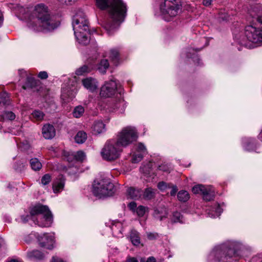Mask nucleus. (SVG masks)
<instances>
[{
  "mask_svg": "<svg viewBox=\"0 0 262 262\" xmlns=\"http://www.w3.org/2000/svg\"><path fill=\"white\" fill-rule=\"evenodd\" d=\"M96 6L101 10H107L110 18L103 24L109 34H112L126 16L127 6L122 0H95Z\"/></svg>",
  "mask_w": 262,
  "mask_h": 262,
  "instance_id": "f257e3e1",
  "label": "nucleus"
},
{
  "mask_svg": "<svg viewBox=\"0 0 262 262\" xmlns=\"http://www.w3.org/2000/svg\"><path fill=\"white\" fill-rule=\"evenodd\" d=\"M34 14L36 19L30 23L29 27L35 31H50L59 25L54 16L50 15L48 7L43 4L35 7Z\"/></svg>",
  "mask_w": 262,
  "mask_h": 262,
  "instance_id": "f03ea898",
  "label": "nucleus"
},
{
  "mask_svg": "<svg viewBox=\"0 0 262 262\" xmlns=\"http://www.w3.org/2000/svg\"><path fill=\"white\" fill-rule=\"evenodd\" d=\"M30 215L26 217H21V221L25 223L29 219L41 227H49L53 223L52 214L48 207L45 205H38L33 207L30 211Z\"/></svg>",
  "mask_w": 262,
  "mask_h": 262,
  "instance_id": "7ed1b4c3",
  "label": "nucleus"
},
{
  "mask_svg": "<svg viewBox=\"0 0 262 262\" xmlns=\"http://www.w3.org/2000/svg\"><path fill=\"white\" fill-rule=\"evenodd\" d=\"M74 34L80 44L86 45L90 42L89 22L86 15L82 11H79L74 16L72 23Z\"/></svg>",
  "mask_w": 262,
  "mask_h": 262,
  "instance_id": "20e7f679",
  "label": "nucleus"
},
{
  "mask_svg": "<svg viewBox=\"0 0 262 262\" xmlns=\"http://www.w3.org/2000/svg\"><path fill=\"white\" fill-rule=\"evenodd\" d=\"M238 43L247 48L254 47L253 43H262V30H259L253 26H248L245 28V34L241 36Z\"/></svg>",
  "mask_w": 262,
  "mask_h": 262,
  "instance_id": "39448f33",
  "label": "nucleus"
},
{
  "mask_svg": "<svg viewBox=\"0 0 262 262\" xmlns=\"http://www.w3.org/2000/svg\"><path fill=\"white\" fill-rule=\"evenodd\" d=\"M181 4L179 0H164L160 5V11L164 19L169 21L180 12Z\"/></svg>",
  "mask_w": 262,
  "mask_h": 262,
  "instance_id": "423d86ee",
  "label": "nucleus"
},
{
  "mask_svg": "<svg viewBox=\"0 0 262 262\" xmlns=\"http://www.w3.org/2000/svg\"><path fill=\"white\" fill-rule=\"evenodd\" d=\"M115 191L114 185L108 179L96 180L93 185V194L100 198L111 196Z\"/></svg>",
  "mask_w": 262,
  "mask_h": 262,
  "instance_id": "0eeeda50",
  "label": "nucleus"
},
{
  "mask_svg": "<svg viewBox=\"0 0 262 262\" xmlns=\"http://www.w3.org/2000/svg\"><path fill=\"white\" fill-rule=\"evenodd\" d=\"M138 135L135 128L127 126L118 133L116 141L122 148L128 146L136 141Z\"/></svg>",
  "mask_w": 262,
  "mask_h": 262,
  "instance_id": "6e6552de",
  "label": "nucleus"
},
{
  "mask_svg": "<svg viewBox=\"0 0 262 262\" xmlns=\"http://www.w3.org/2000/svg\"><path fill=\"white\" fill-rule=\"evenodd\" d=\"M122 151V148L115 140L107 141L102 148L101 156L105 160L113 161L118 159Z\"/></svg>",
  "mask_w": 262,
  "mask_h": 262,
  "instance_id": "1a4fd4ad",
  "label": "nucleus"
},
{
  "mask_svg": "<svg viewBox=\"0 0 262 262\" xmlns=\"http://www.w3.org/2000/svg\"><path fill=\"white\" fill-rule=\"evenodd\" d=\"M192 191L195 194H202L203 199L206 201L212 200L215 196V190L210 185H197L192 188Z\"/></svg>",
  "mask_w": 262,
  "mask_h": 262,
  "instance_id": "9d476101",
  "label": "nucleus"
},
{
  "mask_svg": "<svg viewBox=\"0 0 262 262\" xmlns=\"http://www.w3.org/2000/svg\"><path fill=\"white\" fill-rule=\"evenodd\" d=\"M241 245L237 242H232L224 244L216 248L214 254L226 253L229 256L235 255L236 252L241 249Z\"/></svg>",
  "mask_w": 262,
  "mask_h": 262,
  "instance_id": "9b49d317",
  "label": "nucleus"
},
{
  "mask_svg": "<svg viewBox=\"0 0 262 262\" xmlns=\"http://www.w3.org/2000/svg\"><path fill=\"white\" fill-rule=\"evenodd\" d=\"M119 91L117 88L116 82L114 80H111L105 82L101 86L100 92V96L101 97L108 98L114 96L117 92Z\"/></svg>",
  "mask_w": 262,
  "mask_h": 262,
  "instance_id": "f8f14e48",
  "label": "nucleus"
},
{
  "mask_svg": "<svg viewBox=\"0 0 262 262\" xmlns=\"http://www.w3.org/2000/svg\"><path fill=\"white\" fill-rule=\"evenodd\" d=\"M38 244L41 247L51 250L55 244V237L53 234L43 233L37 236Z\"/></svg>",
  "mask_w": 262,
  "mask_h": 262,
  "instance_id": "ddd939ff",
  "label": "nucleus"
},
{
  "mask_svg": "<svg viewBox=\"0 0 262 262\" xmlns=\"http://www.w3.org/2000/svg\"><path fill=\"white\" fill-rule=\"evenodd\" d=\"M126 108V103L122 99H120L115 104H110L107 105L106 109L110 112H118L122 114L124 112Z\"/></svg>",
  "mask_w": 262,
  "mask_h": 262,
  "instance_id": "4468645a",
  "label": "nucleus"
},
{
  "mask_svg": "<svg viewBox=\"0 0 262 262\" xmlns=\"http://www.w3.org/2000/svg\"><path fill=\"white\" fill-rule=\"evenodd\" d=\"M65 155H67V160L69 162H72L73 160L82 162L86 158L85 153L81 150L76 152H66Z\"/></svg>",
  "mask_w": 262,
  "mask_h": 262,
  "instance_id": "2eb2a0df",
  "label": "nucleus"
},
{
  "mask_svg": "<svg viewBox=\"0 0 262 262\" xmlns=\"http://www.w3.org/2000/svg\"><path fill=\"white\" fill-rule=\"evenodd\" d=\"M83 85L87 90L93 92L97 88V82L92 77H87L82 80Z\"/></svg>",
  "mask_w": 262,
  "mask_h": 262,
  "instance_id": "dca6fc26",
  "label": "nucleus"
},
{
  "mask_svg": "<svg viewBox=\"0 0 262 262\" xmlns=\"http://www.w3.org/2000/svg\"><path fill=\"white\" fill-rule=\"evenodd\" d=\"M250 15L254 18L253 21H256L259 24L262 25V6H257L251 10Z\"/></svg>",
  "mask_w": 262,
  "mask_h": 262,
  "instance_id": "f3484780",
  "label": "nucleus"
},
{
  "mask_svg": "<svg viewBox=\"0 0 262 262\" xmlns=\"http://www.w3.org/2000/svg\"><path fill=\"white\" fill-rule=\"evenodd\" d=\"M42 133L43 137L47 139H50L55 135V129L51 124H46L42 128Z\"/></svg>",
  "mask_w": 262,
  "mask_h": 262,
  "instance_id": "a211bd4d",
  "label": "nucleus"
},
{
  "mask_svg": "<svg viewBox=\"0 0 262 262\" xmlns=\"http://www.w3.org/2000/svg\"><path fill=\"white\" fill-rule=\"evenodd\" d=\"M92 130L95 135L101 134L105 131V125L101 120L96 121L92 126Z\"/></svg>",
  "mask_w": 262,
  "mask_h": 262,
  "instance_id": "6ab92c4d",
  "label": "nucleus"
},
{
  "mask_svg": "<svg viewBox=\"0 0 262 262\" xmlns=\"http://www.w3.org/2000/svg\"><path fill=\"white\" fill-rule=\"evenodd\" d=\"M64 186V179L62 176H60L53 183V189L54 193H58L61 191Z\"/></svg>",
  "mask_w": 262,
  "mask_h": 262,
  "instance_id": "aec40b11",
  "label": "nucleus"
},
{
  "mask_svg": "<svg viewBox=\"0 0 262 262\" xmlns=\"http://www.w3.org/2000/svg\"><path fill=\"white\" fill-rule=\"evenodd\" d=\"M154 217L160 221L162 220L164 218L167 217V210L164 207H159L154 210Z\"/></svg>",
  "mask_w": 262,
  "mask_h": 262,
  "instance_id": "412c9836",
  "label": "nucleus"
},
{
  "mask_svg": "<svg viewBox=\"0 0 262 262\" xmlns=\"http://www.w3.org/2000/svg\"><path fill=\"white\" fill-rule=\"evenodd\" d=\"M142 193L141 190L133 187L128 188L127 190V196L133 199H140L142 195Z\"/></svg>",
  "mask_w": 262,
  "mask_h": 262,
  "instance_id": "4be33fe9",
  "label": "nucleus"
},
{
  "mask_svg": "<svg viewBox=\"0 0 262 262\" xmlns=\"http://www.w3.org/2000/svg\"><path fill=\"white\" fill-rule=\"evenodd\" d=\"M113 234L115 236L120 237L122 236V225L120 222L113 224L111 227Z\"/></svg>",
  "mask_w": 262,
  "mask_h": 262,
  "instance_id": "5701e85b",
  "label": "nucleus"
},
{
  "mask_svg": "<svg viewBox=\"0 0 262 262\" xmlns=\"http://www.w3.org/2000/svg\"><path fill=\"white\" fill-rule=\"evenodd\" d=\"M130 240L134 246H139L141 243L139 233L135 230H132L130 233Z\"/></svg>",
  "mask_w": 262,
  "mask_h": 262,
  "instance_id": "b1692460",
  "label": "nucleus"
},
{
  "mask_svg": "<svg viewBox=\"0 0 262 262\" xmlns=\"http://www.w3.org/2000/svg\"><path fill=\"white\" fill-rule=\"evenodd\" d=\"M222 212V209L221 208L219 204H215L214 207L212 208V210H210L208 212V215L211 217H215L220 215Z\"/></svg>",
  "mask_w": 262,
  "mask_h": 262,
  "instance_id": "393cba45",
  "label": "nucleus"
},
{
  "mask_svg": "<svg viewBox=\"0 0 262 262\" xmlns=\"http://www.w3.org/2000/svg\"><path fill=\"white\" fill-rule=\"evenodd\" d=\"M28 257L31 259H41L43 254L38 250H33L27 253Z\"/></svg>",
  "mask_w": 262,
  "mask_h": 262,
  "instance_id": "a878e982",
  "label": "nucleus"
},
{
  "mask_svg": "<svg viewBox=\"0 0 262 262\" xmlns=\"http://www.w3.org/2000/svg\"><path fill=\"white\" fill-rule=\"evenodd\" d=\"M86 139L87 135L86 133L83 131L78 132L75 137L76 142L79 144L84 143Z\"/></svg>",
  "mask_w": 262,
  "mask_h": 262,
  "instance_id": "bb28decb",
  "label": "nucleus"
},
{
  "mask_svg": "<svg viewBox=\"0 0 262 262\" xmlns=\"http://www.w3.org/2000/svg\"><path fill=\"white\" fill-rule=\"evenodd\" d=\"M32 169L35 171L39 170L42 167V164L37 158H32L30 161Z\"/></svg>",
  "mask_w": 262,
  "mask_h": 262,
  "instance_id": "cd10ccee",
  "label": "nucleus"
},
{
  "mask_svg": "<svg viewBox=\"0 0 262 262\" xmlns=\"http://www.w3.org/2000/svg\"><path fill=\"white\" fill-rule=\"evenodd\" d=\"M190 198L189 193L185 190H181L178 193V199L181 202H185Z\"/></svg>",
  "mask_w": 262,
  "mask_h": 262,
  "instance_id": "c85d7f7f",
  "label": "nucleus"
},
{
  "mask_svg": "<svg viewBox=\"0 0 262 262\" xmlns=\"http://www.w3.org/2000/svg\"><path fill=\"white\" fill-rule=\"evenodd\" d=\"M91 71V67L86 65H83L82 67L78 68V69H77V70L75 72V73L77 75L81 76L90 72Z\"/></svg>",
  "mask_w": 262,
  "mask_h": 262,
  "instance_id": "c756f323",
  "label": "nucleus"
},
{
  "mask_svg": "<svg viewBox=\"0 0 262 262\" xmlns=\"http://www.w3.org/2000/svg\"><path fill=\"white\" fill-rule=\"evenodd\" d=\"M84 112V108L81 105H78L75 107L73 112V116L75 118H80Z\"/></svg>",
  "mask_w": 262,
  "mask_h": 262,
  "instance_id": "7c9ffc66",
  "label": "nucleus"
},
{
  "mask_svg": "<svg viewBox=\"0 0 262 262\" xmlns=\"http://www.w3.org/2000/svg\"><path fill=\"white\" fill-rule=\"evenodd\" d=\"M108 67L109 63L107 60L102 59L100 62L99 66L98 67V70L102 74H104Z\"/></svg>",
  "mask_w": 262,
  "mask_h": 262,
  "instance_id": "2f4dec72",
  "label": "nucleus"
},
{
  "mask_svg": "<svg viewBox=\"0 0 262 262\" xmlns=\"http://www.w3.org/2000/svg\"><path fill=\"white\" fill-rule=\"evenodd\" d=\"M155 192L151 188H146L143 194V198L147 200H150L155 196Z\"/></svg>",
  "mask_w": 262,
  "mask_h": 262,
  "instance_id": "473e14b6",
  "label": "nucleus"
},
{
  "mask_svg": "<svg viewBox=\"0 0 262 262\" xmlns=\"http://www.w3.org/2000/svg\"><path fill=\"white\" fill-rule=\"evenodd\" d=\"M110 57L114 62V64H117L119 61V53L117 50H112L110 51Z\"/></svg>",
  "mask_w": 262,
  "mask_h": 262,
  "instance_id": "72a5a7b5",
  "label": "nucleus"
},
{
  "mask_svg": "<svg viewBox=\"0 0 262 262\" xmlns=\"http://www.w3.org/2000/svg\"><path fill=\"white\" fill-rule=\"evenodd\" d=\"M35 85V82L34 78L31 77L27 78V82L25 85L23 86L24 90L29 88H32Z\"/></svg>",
  "mask_w": 262,
  "mask_h": 262,
  "instance_id": "f704fd0d",
  "label": "nucleus"
},
{
  "mask_svg": "<svg viewBox=\"0 0 262 262\" xmlns=\"http://www.w3.org/2000/svg\"><path fill=\"white\" fill-rule=\"evenodd\" d=\"M71 93L70 92H66V91H62V94L61 95V99L64 101V102H68L70 100H71L73 96H71L70 94Z\"/></svg>",
  "mask_w": 262,
  "mask_h": 262,
  "instance_id": "c9c22d12",
  "label": "nucleus"
},
{
  "mask_svg": "<svg viewBox=\"0 0 262 262\" xmlns=\"http://www.w3.org/2000/svg\"><path fill=\"white\" fill-rule=\"evenodd\" d=\"M137 152L139 154H142L143 156L146 154V148L144 144L141 143H139L136 145Z\"/></svg>",
  "mask_w": 262,
  "mask_h": 262,
  "instance_id": "e433bc0d",
  "label": "nucleus"
},
{
  "mask_svg": "<svg viewBox=\"0 0 262 262\" xmlns=\"http://www.w3.org/2000/svg\"><path fill=\"white\" fill-rule=\"evenodd\" d=\"M172 221L174 223H183V216L180 212H175L173 214Z\"/></svg>",
  "mask_w": 262,
  "mask_h": 262,
  "instance_id": "4c0bfd02",
  "label": "nucleus"
},
{
  "mask_svg": "<svg viewBox=\"0 0 262 262\" xmlns=\"http://www.w3.org/2000/svg\"><path fill=\"white\" fill-rule=\"evenodd\" d=\"M143 156L142 154H139L138 152L135 153L133 155L132 161L133 163H137L139 162L143 159Z\"/></svg>",
  "mask_w": 262,
  "mask_h": 262,
  "instance_id": "58836bf2",
  "label": "nucleus"
},
{
  "mask_svg": "<svg viewBox=\"0 0 262 262\" xmlns=\"http://www.w3.org/2000/svg\"><path fill=\"white\" fill-rule=\"evenodd\" d=\"M3 118L9 120H13L15 118V115L12 112H5L3 115Z\"/></svg>",
  "mask_w": 262,
  "mask_h": 262,
  "instance_id": "ea45409f",
  "label": "nucleus"
},
{
  "mask_svg": "<svg viewBox=\"0 0 262 262\" xmlns=\"http://www.w3.org/2000/svg\"><path fill=\"white\" fill-rule=\"evenodd\" d=\"M51 181V176L49 174H45L41 179V183L43 185L48 184Z\"/></svg>",
  "mask_w": 262,
  "mask_h": 262,
  "instance_id": "a19ab883",
  "label": "nucleus"
},
{
  "mask_svg": "<svg viewBox=\"0 0 262 262\" xmlns=\"http://www.w3.org/2000/svg\"><path fill=\"white\" fill-rule=\"evenodd\" d=\"M32 116L37 120H41L43 118V114L42 112L39 111H35L32 113Z\"/></svg>",
  "mask_w": 262,
  "mask_h": 262,
  "instance_id": "79ce46f5",
  "label": "nucleus"
},
{
  "mask_svg": "<svg viewBox=\"0 0 262 262\" xmlns=\"http://www.w3.org/2000/svg\"><path fill=\"white\" fill-rule=\"evenodd\" d=\"M146 210V207L141 205L137 208L136 210L137 215L140 217L143 216L144 215Z\"/></svg>",
  "mask_w": 262,
  "mask_h": 262,
  "instance_id": "37998d69",
  "label": "nucleus"
},
{
  "mask_svg": "<svg viewBox=\"0 0 262 262\" xmlns=\"http://www.w3.org/2000/svg\"><path fill=\"white\" fill-rule=\"evenodd\" d=\"M147 237L150 240L156 239L158 237L157 233L148 232L147 233Z\"/></svg>",
  "mask_w": 262,
  "mask_h": 262,
  "instance_id": "c03bdc74",
  "label": "nucleus"
},
{
  "mask_svg": "<svg viewBox=\"0 0 262 262\" xmlns=\"http://www.w3.org/2000/svg\"><path fill=\"white\" fill-rule=\"evenodd\" d=\"M167 187V184L164 182H161L158 183V187L161 190H165Z\"/></svg>",
  "mask_w": 262,
  "mask_h": 262,
  "instance_id": "a18cd8bd",
  "label": "nucleus"
},
{
  "mask_svg": "<svg viewBox=\"0 0 262 262\" xmlns=\"http://www.w3.org/2000/svg\"><path fill=\"white\" fill-rule=\"evenodd\" d=\"M159 169L163 171H169V167L167 164H163L159 166Z\"/></svg>",
  "mask_w": 262,
  "mask_h": 262,
  "instance_id": "49530a36",
  "label": "nucleus"
},
{
  "mask_svg": "<svg viewBox=\"0 0 262 262\" xmlns=\"http://www.w3.org/2000/svg\"><path fill=\"white\" fill-rule=\"evenodd\" d=\"M128 207L131 210L135 211L137 209V204L134 202H132L128 204Z\"/></svg>",
  "mask_w": 262,
  "mask_h": 262,
  "instance_id": "de8ad7c7",
  "label": "nucleus"
},
{
  "mask_svg": "<svg viewBox=\"0 0 262 262\" xmlns=\"http://www.w3.org/2000/svg\"><path fill=\"white\" fill-rule=\"evenodd\" d=\"M38 77L40 78H41V79H45L47 78V77H48V74L45 71L40 72L38 74Z\"/></svg>",
  "mask_w": 262,
  "mask_h": 262,
  "instance_id": "09e8293b",
  "label": "nucleus"
},
{
  "mask_svg": "<svg viewBox=\"0 0 262 262\" xmlns=\"http://www.w3.org/2000/svg\"><path fill=\"white\" fill-rule=\"evenodd\" d=\"M178 191V188L176 186H173L172 187V189L170 191L171 195H174L176 194V192Z\"/></svg>",
  "mask_w": 262,
  "mask_h": 262,
  "instance_id": "8fccbe9b",
  "label": "nucleus"
},
{
  "mask_svg": "<svg viewBox=\"0 0 262 262\" xmlns=\"http://www.w3.org/2000/svg\"><path fill=\"white\" fill-rule=\"evenodd\" d=\"M126 262H138L135 257H128L126 259Z\"/></svg>",
  "mask_w": 262,
  "mask_h": 262,
  "instance_id": "3c124183",
  "label": "nucleus"
},
{
  "mask_svg": "<svg viewBox=\"0 0 262 262\" xmlns=\"http://www.w3.org/2000/svg\"><path fill=\"white\" fill-rule=\"evenodd\" d=\"M51 262H64L61 258L56 256H53Z\"/></svg>",
  "mask_w": 262,
  "mask_h": 262,
  "instance_id": "603ef678",
  "label": "nucleus"
},
{
  "mask_svg": "<svg viewBox=\"0 0 262 262\" xmlns=\"http://www.w3.org/2000/svg\"><path fill=\"white\" fill-rule=\"evenodd\" d=\"M212 0H203V4L206 6H209L211 4Z\"/></svg>",
  "mask_w": 262,
  "mask_h": 262,
  "instance_id": "864d4df0",
  "label": "nucleus"
},
{
  "mask_svg": "<svg viewBox=\"0 0 262 262\" xmlns=\"http://www.w3.org/2000/svg\"><path fill=\"white\" fill-rule=\"evenodd\" d=\"M146 262H156V260L155 257L151 256L147 259Z\"/></svg>",
  "mask_w": 262,
  "mask_h": 262,
  "instance_id": "5fc2aeb1",
  "label": "nucleus"
},
{
  "mask_svg": "<svg viewBox=\"0 0 262 262\" xmlns=\"http://www.w3.org/2000/svg\"><path fill=\"white\" fill-rule=\"evenodd\" d=\"M3 23V15L1 12H0V27L2 26Z\"/></svg>",
  "mask_w": 262,
  "mask_h": 262,
  "instance_id": "6e6d98bb",
  "label": "nucleus"
},
{
  "mask_svg": "<svg viewBox=\"0 0 262 262\" xmlns=\"http://www.w3.org/2000/svg\"><path fill=\"white\" fill-rule=\"evenodd\" d=\"M221 18L223 19V20H229V16H221Z\"/></svg>",
  "mask_w": 262,
  "mask_h": 262,
  "instance_id": "4d7b16f0",
  "label": "nucleus"
},
{
  "mask_svg": "<svg viewBox=\"0 0 262 262\" xmlns=\"http://www.w3.org/2000/svg\"><path fill=\"white\" fill-rule=\"evenodd\" d=\"M245 148L248 150H250L252 149V148H251V146L250 145H249V144H247L246 145Z\"/></svg>",
  "mask_w": 262,
  "mask_h": 262,
  "instance_id": "13d9d810",
  "label": "nucleus"
},
{
  "mask_svg": "<svg viewBox=\"0 0 262 262\" xmlns=\"http://www.w3.org/2000/svg\"><path fill=\"white\" fill-rule=\"evenodd\" d=\"M249 143L251 144V147H253L254 146V145H255V144H254V141H253V140H251V141L250 142V143Z\"/></svg>",
  "mask_w": 262,
  "mask_h": 262,
  "instance_id": "bf43d9fd",
  "label": "nucleus"
},
{
  "mask_svg": "<svg viewBox=\"0 0 262 262\" xmlns=\"http://www.w3.org/2000/svg\"><path fill=\"white\" fill-rule=\"evenodd\" d=\"M9 262H18V261H17L15 260H11Z\"/></svg>",
  "mask_w": 262,
  "mask_h": 262,
  "instance_id": "052dcab7",
  "label": "nucleus"
},
{
  "mask_svg": "<svg viewBox=\"0 0 262 262\" xmlns=\"http://www.w3.org/2000/svg\"><path fill=\"white\" fill-rule=\"evenodd\" d=\"M144 259H141V262H144Z\"/></svg>",
  "mask_w": 262,
  "mask_h": 262,
  "instance_id": "680f3d73",
  "label": "nucleus"
}]
</instances>
